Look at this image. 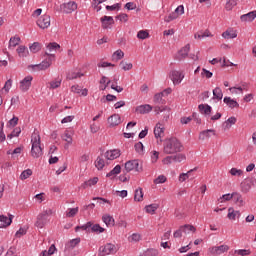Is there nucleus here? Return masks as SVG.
<instances>
[{"label":"nucleus","mask_w":256,"mask_h":256,"mask_svg":"<svg viewBox=\"0 0 256 256\" xmlns=\"http://www.w3.org/2000/svg\"><path fill=\"white\" fill-rule=\"evenodd\" d=\"M163 151L165 155H175V153H181V151H183V144H181L179 139L172 137L164 142Z\"/></svg>","instance_id":"nucleus-1"},{"label":"nucleus","mask_w":256,"mask_h":256,"mask_svg":"<svg viewBox=\"0 0 256 256\" xmlns=\"http://www.w3.org/2000/svg\"><path fill=\"white\" fill-rule=\"evenodd\" d=\"M45 55H47L48 58H46L40 64L30 65L29 69H32V71H47V69H49L53 64V61H55V54L45 52Z\"/></svg>","instance_id":"nucleus-2"},{"label":"nucleus","mask_w":256,"mask_h":256,"mask_svg":"<svg viewBox=\"0 0 256 256\" xmlns=\"http://www.w3.org/2000/svg\"><path fill=\"white\" fill-rule=\"evenodd\" d=\"M32 148L31 155L34 159H39L43 155V148L41 147V136L34 134L31 139Z\"/></svg>","instance_id":"nucleus-3"},{"label":"nucleus","mask_w":256,"mask_h":256,"mask_svg":"<svg viewBox=\"0 0 256 256\" xmlns=\"http://www.w3.org/2000/svg\"><path fill=\"white\" fill-rule=\"evenodd\" d=\"M52 214H53V211L51 209L45 210L42 213H40L37 216L35 227H37L38 229H43V227H45V225L49 223V215H52Z\"/></svg>","instance_id":"nucleus-4"},{"label":"nucleus","mask_w":256,"mask_h":256,"mask_svg":"<svg viewBox=\"0 0 256 256\" xmlns=\"http://www.w3.org/2000/svg\"><path fill=\"white\" fill-rule=\"evenodd\" d=\"M77 229H82L83 231H91V233H103L105 228L101 227L99 224H93L92 222H87L82 226H77Z\"/></svg>","instance_id":"nucleus-5"},{"label":"nucleus","mask_w":256,"mask_h":256,"mask_svg":"<svg viewBox=\"0 0 256 256\" xmlns=\"http://www.w3.org/2000/svg\"><path fill=\"white\" fill-rule=\"evenodd\" d=\"M125 169L127 173H130V171L141 173V171H143V165L139 160H129L125 163Z\"/></svg>","instance_id":"nucleus-6"},{"label":"nucleus","mask_w":256,"mask_h":256,"mask_svg":"<svg viewBox=\"0 0 256 256\" xmlns=\"http://www.w3.org/2000/svg\"><path fill=\"white\" fill-rule=\"evenodd\" d=\"M99 251L101 256L115 255V253H117V247L115 244L108 243L104 246H101Z\"/></svg>","instance_id":"nucleus-7"},{"label":"nucleus","mask_w":256,"mask_h":256,"mask_svg":"<svg viewBox=\"0 0 256 256\" xmlns=\"http://www.w3.org/2000/svg\"><path fill=\"white\" fill-rule=\"evenodd\" d=\"M186 157L183 154H177L174 156H167L162 160L163 165H171V163H181L185 161Z\"/></svg>","instance_id":"nucleus-8"},{"label":"nucleus","mask_w":256,"mask_h":256,"mask_svg":"<svg viewBox=\"0 0 256 256\" xmlns=\"http://www.w3.org/2000/svg\"><path fill=\"white\" fill-rule=\"evenodd\" d=\"M187 229H190L192 233H195V231H197V228H195V226L191 224H186L180 226V228L174 232L173 237L175 239H179L180 237H182L183 233H187Z\"/></svg>","instance_id":"nucleus-9"},{"label":"nucleus","mask_w":256,"mask_h":256,"mask_svg":"<svg viewBox=\"0 0 256 256\" xmlns=\"http://www.w3.org/2000/svg\"><path fill=\"white\" fill-rule=\"evenodd\" d=\"M169 77L173 82V85H180L181 81L185 79V74H183L181 71L172 70L169 74Z\"/></svg>","instance_id":"nucleus-10"},{"label":"nucleus","mask_w":256,"mask_h":256,"mask_svg":"<svg viewBox=\"0 0 256 256\" xmlns=\"http://www.w3.org/2000/svg\"><path fill=\"white\" fill-rule=\"evenodd\" d=\"M60 11L66 14L73 13V11H77V3H75V1L64 3L60 5Z\"/></svg>","instance_id":"nucleus-11"},{"label":"nucleus","mask_w":256,"mask_h":256,"mask_svg":"<svg viewBox=\"0 0 256 256\" xmlns=\"http://www.w3.org/2000/svg\"><path fill=\"white\" fill-rule=\"evenodd\" d=\"M37 25L40 29H48L51 26V16L43 15L37 20Z\"/></svg>","instance_id":"nucleus-12"},{"label":"nucleus","mask_w":256,"mask_h":256,"mask_svg":"<svg viewBox=\"0 0 256 256\" xmlns=\"http://www.w3.org/2000/svg\"><path fill=\"white\" fill-rule=\"evenodd\" d=\"M32 81H33V76L31 75L26 76L22 81H20V91H23L24 93L26 91H29V89H31Z\"/></svg>","instance_id":"nucleus-13"},{"label":"nucleus","mask_w":256,"mask_h":256,"mask_svg":"<svg viewBox=\"0 0 256 256\" xmlns=\"http://www.w3.org/2000/svg\"><path fill=\"white\" fill-rule=\"evenodd\" d=\"M227 251H229V247L225 244L210 248V253L212 255H223V253H227Z\"/></svg>","instance_id":"nucleus-14"},{"label":"nucleus","mask_w":256,"mask_h":256,"mask_svg":"<svg viewBox=\"0 0 256 256\" xmlns=\"http://www.w3.org/2000/svg\"><path fill=\"white\" fill-rule=\"evenodd\" d=\"M119 157H121V150L119 149L108 150L105 153V158L108 161H115V159H119Z\"/></svg>","instance_id":"nucleus-15"},{"label":"nucleus","mask_w":256,"mask_h":256,"mask_svg":"<svg viewBox=\"0 0 256 256\" xmlns=\"http://www.w3.org/2000/svg\"><path fill=\"white\" fill-rule=\"evenodd\" d=\"M100 21L102 23V29H109L111 25L115 24V20L112 16H103L100 18Z\"/></svg>","instance_id":"nucleus-16"},{"label":"nucleus","mask_w":256,"mask_h":256,"mask_svg":"<svg viewBox=\"0 0 256 256\" xmlns=\"http://www.w3.org/2000/svg\"><path fill=\"white\" fill-rule=\"evenodd\" d=\"M256 18V10H253L247 14H243L240 16V21L243 23H251L252 21H255Z\"/></svg>","instance_id":"nucleus-17"},{"label":"nucleus","mask_w":256,"mask_h":256,"mask_svg":"<svg viewBox=\"0 0 256 256\" xmlns=\"http://www.w3.org/2000/svg\"><path fill=\"white\" fill-rule=\"evenodd\" d=\"M154 136L156 139H163V137H165V128L161 123L156 124L154 128Z\"/></svg>","instance_id":"nucleus-18"},{"label":"nucleus","mask_w":256,"mask_h":256,"mask_svg":"<svg viewBox=\"0 0 256 256\" xmlns=\"http://www.w3.org/2000/svg\"><path fill=\"white\" fill-rule=\"evenodd\" d=\"M191 50V45L187 44L186 46H184L179 52H178V56H177V60L178 61H183V59H185L188 55H189V51Z\"/></svg>","instance_id":"nucleus-19"},{"label":"nucleus","mask_w":256,"mask_h":256,"mask_svg":"<svg viewBox=\"0 0 256 256\" xmlns=\"http://www.w3.org/2000/svg\"><path fill=\"white\" fill-rule=\"evenodd\" d=\"M13 215H9V217L5 216V215H0V228L3 227H9V225H11V223H13Z\"/></svg>","instance_id":"nucleus-20"},{"label":"nucleus","mask_w":256,"mask_h":256,"mask_svg":"<svg viewBox=\"0 0 256 256\" xmlns=\"http://www.w3.org/2000/svg\"><path fill=\"white\" fill-rule=\"evenodd\" d=\"M151 111H153V107L149 104H144L136 107V113H140V115L151 113Z\"/></svg>","instance_id":"nucleus-21"},{"label":"nucleus","mask_w":256,"mask_h":256,"mask_svg":"<svg viewBox=\"0 0 256 256\" xmlns=\"http://www.w3.org/2000/svg\"><path fill=\"white\" fill-rule=\"evenodd\" d=\"M108 124L110 127H117V125H121V116H119V114H113L108 118Z\"/></svg>","instance_id":"nucleus-22"},{"label":"nucleus","mask_w":256,"mask_h":256,"mask_svg":"<svg viewBox=\"0 0 256 256\" xmlns=\"http://www.w3.org/2000/svg\"><path fill=\"white\" fill-rule=\"evenodd\" d=\"M102 221L105 223L106 227H115V218L109 214L103 215Z\"/></svg>","instance_id":"nucleus-23"},{"label":"nucleus","mask_w":256,"mask_h":256,"mask_svg":"<svg viewBox=\"0 0 256 256\" xmlns=\"http://www.w3.org/2000/svg\"><path fill=\"white\" fill-rule=\"evenodd\" d=\"M211 135H215V130L207 129V130L200 132L199 139H200V141H205V139H209L211 137Z\"/></svg>","instance_id":"nucleus-24"},{"label":"nucleus","mask_w":256,"mask_h":256,"mask_svg":"<svg viewBox=\"0 0 256 256\" xmlns=\"http://www.w3.org/2000/svg\"><path fill=\"white\" fill-rule=\"evenodd\" d=\"M223 102L226 103L230 109L239 108V102L231 99V97H224Z\"/></svg>","instance_id":"nucleus-25"},{"label":"nucleus","mask_w":256,"mask_h":256,"mask_svg":"<svg viewBox=\"0 0 256 256\" xmlns=\"http://www.w3.org/2000/svg\"><path fill=\"white\" fill-rule=\"evenodd\" d=\"M63 82V80L61 78H56L55 80H52L49 82V89H59V87H61V83Z\"/></svg>","instance_id":"nucleus-26"},{"label":"nucleus","mask_w":256,"mask_h":256,"mask_svg":"<svg viewBox=\"0 0 256 256\" xmlns=\"http://www.w3.org/2000/svg\"><path fill=\"white\" fill-rule=\"evenodd\" d=\"M198 109L201 113H204V115H211L212 108L208 104H200Z\"/></svg>","instance_id":"nucleus-27"},{"label":"nucleus","mask_w":256,"mask_h":256,"mask_svg":"<svg viewBox=\"0 0 256 256\" xmlns=\"http://www.w3.org/2000/svg\"><path fill=\"white\" fill-rule=\"evenodd\" d=\"M224 39H235L237 38V32L233 30H226L222 33Z\"/></svg>","instance_id":"nucleus-28"},{"label":"nucleus","mask_w":256,"mask_h":256,"mask_svg":"<svg viewBox=\"0 0 256 256\" xmlns=\"http://www.w3.org/2000/svg\"><path fill=\"white\" fill-rule=\"evenodd\" d=\"M232 195H233L232 199H234L237 205H239L240 207L244 205L243 196L239 194V192H233Z\"/></svg>","instance_id":"nucleus-29"},{"label":"nucleus","mask_w":256,"mask_h":256,"mask_svg":"<svg viewBox=\"0 0 256 256\" xmlns=\"http://www.w3.org/2000/svg\"><path fill=\"white\" fill-rule=\"evenodd\" d=\"M80 243L81 238L72 239L66 244V249H75V247H77V245H79Z\"/></svg>","instance_id":"nucleus-30"},{"label":"nucleus","mask_w":256,"mask_h":256,"mask_svg":"<svg viewBox=\"0 0 256 256\" xmlns=\"http://www.w3.org/2000/svg\"><path fill=\"white\" fill-rule=\"evenodd\" d=\"M205 37H212L211 32H209V30L199 31L194 35L195 39H205Z\"/></svg>","instance_id":"nucleus-31"},{"label":"nucleus","mask_w":256,"mask_h":256,"mask_svg":"<svg viewBox=\"0 0 256 256\" xmlns=\"http://www.w3.org/2000/svg\"><path fill=\"white\" fill-rule=\"evenodd\" d=\"M19 43H21V38L20 37H18V36H14V37H11L10 38V41H9V46H8V48H15V47H17V45H19Z\"/></svg>","instance_id":"nucleus-32"},{"label":"nucleus","mask_w":256,"mask_h":256,"mask_svg":"<svg viewBox=\"0 0 256 256\" xmlns=\"http://www.w3.org/2000/svg\"><path fill=\"white\" fill-rule=\"evenodd\" d=\"M47 51H49V53H53L55 51H57V49H61V45H59L56 42H51L46 46Z\"/></svg>","instance_id":"nucleus-33"},{"label":"nucleus","mask_w":256,"mask_h":256,"mask_svg":"<svg viewBox=\"0 0 256 256\" xmlns=\"http://www.w3.org/2000/svg\"><path fill=\"white\" fill-rule=\"evenodd\" d=\"M237 216L241 217V213L239 211H235V209L233 208L228 209V215H227L228 219L235 221V217Z\"/></svg>","instance_id":"nucleus-34"},{"label":"nucleus","mask_w":256,"mask_h":256,"mask_svg":"<svg viewBox=\"0 0 256 256\" xmlns=\"http://www.w3.org/2000/svg\"><path fill=\"white\" fill-rule=\"evenodd\" d=\"M98 182H99V178L98 177H94V178L89 179L88 181L84 182L82 187L84 189H87V187H92V185H97Z\"/></svg>","instance_id":"nucleus-35"},{"label":"nucleus","mask_w":256,"mask_h":256,"mask_svg":"<svg viewBox=\"0 0 256 256\" xmlns=\"http://www.w3.org/2000/svg\"><path fill=\"white\" fill-rule=\"evenodd\" d=\"M213 99H217V101H221V99H223V90H221L219 87H216L213 90Z\"/></svg>","instance_id":"nucleus-36"},{"label":"nucleus","mask_w":256,"mask_h":256,"mask_svg":"<svg viewBox=\"0 0 256 256\" xmlns=\"http://www.w3.org/2000/svg\"><path fill=\"white\" fill-rule=\"evenodd\" d=\"M237 1L239 0H228L225 4V10L233 11V8L237 7Z\"/></svg>","instance_id":"nucleus-37"},{"label":"nucleus","mask_w":256,"mask_h":256,"mask_svg":"<svg viewBox=\"0 0 256 256\" xmlns=\"http://www.w3.org/2000/svg\"><path fill=\"white\" fill-rule=\"evenodd\" d=\"M146 213H150V215H154L155 211L159 209V204H150L145 207Z\"/></svg>","instance_id":"nucleus-38"},{"label":"nucleus","mask_w":256,"mask_h":256,"mask_svg":"<svg viewBox=\"0 0 256 256\" xmlns=\"http://www.w3.org/2000/svg\"><path fill=\"white\" fill-rule=\"evenodd\" d=\"M83 73H81V72H70V73H68V75H67V79L69 80V81H73V79H81V77H83Z\"/></svg>","instance_id":"nucleus-39"},{"label":"nucleus","mask_w":256,"mask_h":256,"mask_svg":"<svg viewBox=\"0 0 256 256\" xmlns=\"http://www.w3.org/2000/svg\"><path fill=\"white\" fill-rule=\"evenodd\" d=\"M123 57H125V53L122 50H117L112 55L113 61H121Z\"/></svg>","instance_id":"nucleus-40"},{"label":"nucleus","mask_w":256,"mask_h":256,"mask_svg":"<svg viewBox=\"0 0 256 256\" xmlns=\"http://www.w3.org/2000/svg\"><path fill=\"white\" fill-rule=\"evenodd\" d=\"M134 201H143V188H138L135 190Z\"/></svg>","instance_id":"nucleus-41"},{"label":"nucleus","mask_w":256,"mask_h":256,"mask_svg":"<svg viewBox=\"0 0 256 256\" xmlns=\"http://www.w3.org/2000/svg\"><path fill=\"white\" fill-rule=\"evenodd\" d=\"M17 53L19 57H27V55H29V50H27V47L25 46H19L17 48Z\"/></svg>","instance_id":"nucleus-42"},{"label":"nucleus","mask_w":256,"mask_h":256,"mask_svg":"<svg viewBox=\"0 0 256 256\" xmlns=\"http://www.w3.org/2000/svg\"><path fill=\"white\" fill-rule=\"evenodd\" d=\"M178 18H179V15L177 14V12H172L168 16L164 17V21L165 23H171V21H175V19H178Z\"/></svg>","instance_id":"nucleus-43"},{"label":"nucleus","mask_w":256,"mask_h":256,"mask_svg":"<svg viewBox=\"0 0 256 256\" xmlns=\"http://www.w3.org/2000/svg\"><path fill=\"white\" fill-rule=\"evenodd\" d=\"M121 173V165H116L107 175L106 177H114L115 175H119Z\"/></svg>","instance_id":"nucleus-44"},{"label":"nucleus","mask_w":256,"mask_h":256,"mask_svg":"<svg viewBox=\"0 0 256 256\" xmlns=\"http://www.w3.org/2000/svg\"><path fill=\"white\" fill-rule=\"evenodd\" d=\"M79 213V207L76 208H68L66 211V217H75Z\"/></svg>","instance_id":"nucleus-45"},{"label":"nucleus","mask_w":256,"mask_h":256,"mask_svg":"<svg viewBox=\"0 0 256 256\" xmlns=\"http://www.w3.org/2000/svg\"><path fill=\"white\" fill-rule=\"evenodd\" d=\"M31 175H33L32 169L24 170L20 175V179L21 181H25V179H29Z\"/></svg>","instance_id":"nucleus-46"},{"label":"nucleus","mask_w":256,"mask_h":256,"mask_svg":"<svg viewBox=\"0 0 256 256\" xmlns=\"http://www.w3.org/2000/svg\"><path fill=\"white\" fill-rule=\"evenodd\" d=\"M63 141H66L68 145H71L73 143V137L69 134V130H66L64 132V135L62 136Z\"/></svg>","instance_id":"nucleus-47"},{"label":"nucleus","mask_w":256,"mask_h":256,"mask_svg":"<svg viewBox=\"0 0 256 256\" xmlns=\"http://www.w3.org/2000/svg\"><path fill=\"white\" fill-rule=\"evenodd\" d=\"M95 167L98 169V171H101V169H103V167H105V160L98 157L95 161Z\"/></svg>","instance_id":"nucleus-48"},{"label":"nucleus","mask_w":256,"mask_h":256,"mask_svg":"<svg viewBox=\"0 0 256 256\" xmlns=\"http://www.w3.org/2000/svg\"><path fill=\"white\" fill-rule=\"evenodd\" d=\"M237 123V118L234 116L227 119V121L224 122V125H226V129H229L232 125H235Z\"/></svg>","instance_id":"nucleus-49"},{"label":"nucleus","mask_w":256,"mask_h":256,"mask_svg":"<svg viewBox=\"0 0 256 256\" xmlns=\"http://www.w3.org/2000/svg\"><path fill=\"white\" fill-rule=\"evenodd\" d=\"M137 38L142 40L149 39V32L147 30H140L137 33Z\"/></svg>","instance_id":"nucleus-50"},{"label":"nucleus","mask_w":256,"mask_h":256,"mask_svg":"<svg viewBox=\"0 0 256 256\" xmlns=\"http://www.w3.org/2000/svg\"><path fill=\"white\" fill-rule=\"evenodd\" d=\"M21 135V129L19 127L15 128L10 134H8V139H13V137H19Z\"/></svg>","instance_id":"nucleus-51"},{"label":"nucleus","mask_w":256,"mask_h":256,"mask_svg":"<svg viewBox=\"0 0 256 256\" xmlns=\"http://www.w3.org/2000/svg\"><path fill=\"white\" fill-rule=\"evenodd\" d=\"M30 51L32 53H38V51H41V44L39 42H34L31 46H30Z\"/></svg>","instance_id":"nucleus-52"},{"label":"nucleus","mask_w":256,"mask_h":256,"mask_svg":"<svg viewBox=\"0 0 256 256\" xmlns=\"http://www.w3.org/2000/svg\"><path fill=\"white\" fill-rule=\"evenodd\" d=\"M231 199H233V193H232V194L228 193V194L222 195V196L218 199V201H219V203H223V202H225V201H231Z\"/></svg>","instance_id":"nucleus-53"},{"label":"nucleus","mask_w":256,"mask_h":256,"mask_svg":"<svg viewBox=\"0 0 256 256\" xmlns=\"http://www.w3.org/2000/svg\"><path fill=\"white\" fill-rule=\"evenodd\" d=\"M120 67H122L123 71H131L133 69L132 63H125V61L120 62Z\"/></svg>","instance_id":"nucleus-54"},{"label":"nucleus","mask_w":256,"mask_h":256,"mask_svg":"<svg viewBox=\"0 0 256 256\" xmlns=\"http://www.w3.org/2000/svg\"><path fill=\"white\" fill-rule=\"evenodd\" d=\"M121 9V3L113 4L112 6L107 5L106 11H119Z\"/></svg>","instance_id":"nucleus-55"},{"label":"nucleus","mask_w":256,"mask_h":256,"mask_svg":"<svg viewBox=\"0 0 256 256\" xmlns=\"http://www.w3.org/2000/svg\"><path fill=\"white\" fill-rule=\"evenodd\" d=\"M191 173H193V170H190L187 173L180 174L179 181H181V183H183V181H187V179H189V176L191 175Z\"/></svg>","instance_id":"nucleus-56"},{"label":"nucleus","mask_w":256,"mask_h":256,"mask_svg":"<svg viewBox=\"0 0 256 256\" xmlns=\"http://www.w3.org/2000/svg\"><path fill=\"white\" fill-rule=\"evenodd\" d=\"M167 181V177L165 175H159L155 180L154 183L155 185H159L161 183H165Z\"/></svg>","instance_id":"nucleus-57"},{"label":"nucleus","mask_w":256,"mask_h":256,"mask_svg":"<svg viewBox=\"0 0 256 256\" xmlns=\"http://www.w3.org/2000/svg\"><path fill=\"white\" fill-rule=\"evenodd\" d=\"M154 111L159 115V113H163V111H168L169 113V108L167 106H155Z\"/></svg>","instance_id":"nucleus-58"},{"label":"nucleus","mask_w":256,"mask_h":256,"mask_svg":"<svg viewBox=\"0 0 256 256\" xmlns=\"http://www.w3.org/2000/svg\"><path fill=\"white\" fill-rule=\"evenodd\" d=\"M154 103H158V104L163 103V92L155 94Z\"/></svg>","instance_id":"nucleus-59"},{"label":"nucleus","mask_w":256,"mask_h":256,"mask_svg":"<svg viewBox=\"0 0 256 256\" xmlns=\"http://www.w3.org/2000/svg\"><path fill=\"white\" fill-rule=\"evenodd\" d=\"M19 123V118L17 116H14L12 119L8 122V127H15Z\"/></svg>","instance_id":"nucleus-60"},{"label":"nucleus","mask_w":256,"mask_h":256,"mask_svg":"<svg viewBox=\"0 0 256 256\" xmlns=\"http://www.w3.org/2000/svg\"><path fill=\"white\" fill-rule=\"evenodd\" d=\"M230 174L233 175V176L241 177V175H243V170H239L237 168H232L230 170Z\"/></svg>","instance_id":"nucleus-61"},{"label":"nucleus","mask_w":256,"mask_h":256,"mask_svg":"<svg viewBox=\"0 0 256 256\" xmlns=\"http://www.w3.org/2000/svg\"><path fill=\"white\" fill-rule=\"evenodd\" d=\"M159 255V252L155 249H148L145 253L144 256H157Z\"/></svg>","instance_id":"nucleus-62"},{"label":"nucleus","mask_w":256,"mask_h":256,"mask_svg":"<svg viewBox=\"0 0 256 256\" xmlns=\"http://www.w3.org/2000/svg\"><path fill=\"white\" fill-rule=\"evenodd\" d=\"M5 256H19L17 255V248L10 247Z\"/></svg>","instance_id":"nucleus-63"},{"label":"nucleus","mask_w":256,"mask_h":256,"mask_svg":"<svg viewBox=\"0 0 256 256\" xmlns=\"http://www.w3.org/2000/svg\"><path fill=\"white\" fill-rule=\"evenodd\" d=\"M134 147L137 153H143L144 146L142 142L136 143Z\"/></svg>","instance_id":"nucleus-64"}]
</instances>
